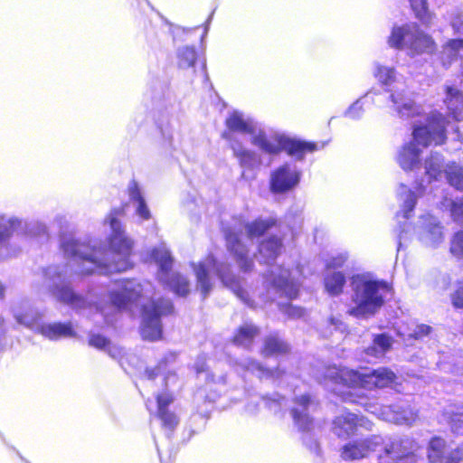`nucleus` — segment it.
Instances as JSON below:
<instances>
[{"mask_svg":"<svg viewBox=\"0 0 463 463\" xmlns=\"http://www.w3.org/2000/svg\"><path fill=\"white\" fill-rule=\"evenodd\" d=\"M90 345L98 349H103L109 345V342L104 336L99 335H93L89 340Z\"/></svg>","mask_w":463,"mask_h":463,"instance_id":"nucleus-47","label":"nucleus"},{"mask_svg":"<svg viewBox=\"0 0 463 463\" xmlns=\"http://www.w3.org/2000/svg\"><path fill=\"white\" fill-rule=\"evenodd\" d=\"M413 444L410 439H390L384 444L379 463H416Z\"/></svg>","mask_w":463,"mask_h":463,"instance_id":"nucleus-12","label":"nucleus"},{"mask_svg":"<svg viewBox=\"0 0 463 463\" xmlns=\"http://www.w3.org/2000/svg\"><path fill=\"white\" fill-rule=\"evenodd\" d=\"M359 426L369 429L371 422L365 420L364 418L358 419V417L353 413L343 412L334 420L332 430L338 437L346 438L354 434Z\"/></svg>","mask_w":463,"mask_h":463,"instance_id":"nucleus-18","label":"nucleus"},{"mask_svg":"<svg viewBox=\"0 0 463 463\" xmlns=\"http://www.w3.org/2000/svg\"><path fill=\"white\" fill-rule=\"evenodd\" d=\"M451 301L455 307H463V282L458 283L457 288L451 295Z\"/></svg>","mask_w":463,"mask_h":463,"instance_id":"nucleus-44","label":"nucleus"},{"mask_svg":"<svg viewBox=\"0 0 463 463\" xmlns=\"http://www.w3.org/2000/svg\"><path fill=\"white\" fill-rule=\"evenodd\" d=\"M373 414L378 415L383 420L396 424H411L416 420V413L409 407L383 406L378 408L376 405H369L366 409Z\"/></svg>","mask_w":463,"mask_h":463,"instance_id":"nucleus-17","label":"nucleus"},{"mask_svg":"<svg viewBox=\"0 0 463 463\" xmlns=\"http://www.w3.org/2000/svg\"><path fill=\"white\" fill-rule=\"evenodd\" d=\"M196 280L197 289L205 297L213 288V276L218 275L222 283L229 287L241 299L247 301L245 292L241 288L239 282L235 281L233 277L226 274L228 267L217 265L213 256H208L204 260L197 264H193Z\"/></svg>","mask_w":463,"mask_h":463,"instance_id":"nucleus-7","label":"nucleus"},{"mask_svg":"<svg viewBox=\"0 0 463 463\" xmlns=\"http://www.w3.org/2000/svg\"><path fill=\"white\" fill-rule=\"evenodd\" d=\"M296 406L291 410V414L295 423L303 430H309V425L312 423L310 417L307 411L310 404L308 396L303 395L296 400Z\"/></svg>","mask_w":463,"mask_h":463,"instance_id":"nucleus-25","label":"nucleus"},{"mask_svg":"<svg viewBox=\"0 0 463 463\" xmlns=\"http://www.w3.org/2000/svg\"><path fill=\"white\" fill-rule=\"evenodd\" d=\"M446 124L445 118L439 112L428 114L424 124H415L412 140L404 144L396 156V161L402 170L409 172L420 168L422 149L431 143L439 145L445 141Z\"/></svg>","mask_w":463,"mask_h":463,"instance_id":"nucleus-3","label":"nucleus"},{"mask_svg":"<svg viewBox=\"0 0 463 463\" xmlns=\"http://www.w3.org/2000/svg\"><path fill=\"white\" fill-rule=\"evenodd\" d=\"M372 99L374 101L372 97V93H367L363 99L356 100L347 110L346 115L351 118H358L361 117L363 113V100Z\"/></svg>","mask_w":463,"mask_h":463,"instance_id":"nucleus-41","label":"nucleus"},{"mask_svg":"<svg viewBox=\"0 0 463 463\" xmlns=\"http://www.w3.org/2000/svg\"><path fill=\"white\" fill-rule=\"evenodd\" d=\"M203 366H199L198 364H196V371L197 373H201V372H203Z\"/></svg>","mask_w":463,"mask_h":463,"instance_id":"nucleus-55","label":"nucleus"},{"mask_svg":"<svg viewBox=\"0 0 463 463\" xmlns=\"http://www.w3.org/2000/svg\"><path fill=\"white\" fill-rule=\"evenodd\" d=\"M179 64L183 68H188L194 64L196 52L192 47H184L179 51Z\"/></svg>","mask_w":463,"mask_h":463,"instance_id":"nucleus-40","label":"nucleus"},{"mask_svg":"<svg viewBox=\"0 0 463 463\" xmlns=\"http://www.w3.org/2000/svg\"><path fill=\"white\" fill-rule=\"evenodd\" d=\"M392 339L386 335H379L374 337L373 345L368 347L366 353L368 355L380 358L390 349Z\"/></svg>","mask_w":463,"mask_h":463,"instance_id":"nucleus-32","label":"nucleus"},{"mask_svg":"<svg viewBox=\"0 0 463 463\" xmlns=\"http://www.w3.org/2000/svg\"><path fill=\"white\" fill-rule=\"evenodd\" d=\"M444 206H450V212L451 215L453 216L454 220L457 222H463V201H454L449 202V204H446L445 203H442Z\"/></svg>","mask_w":463,"mask_h":463,"instance_id":"nucleus-43","label":"nucleus"},{"mask_svg":"<svg viewBox=\"0 0 463 463\" xmlns=\"http://www.w3.org/2000/svg\"><path fill=\"white\" fill-rule=\"evenodd\" d=\"M417 233L420 241L428 247L435 248L444 239L442 227L431 215H424L420 218Z\"/></svg>","mask_w":463,"mask_h":463,"instance_id":"nucleus-16","label":"nucleus"},{"mask_svg":"<svg viewBox=\"0 0 463 463\" xmlns=\"http://www.w3.org/2000/svg\"><path fill=\"white\" fill-rule=\"evenodd\" d=\"M329 326L330 327H334L335 330H339L341 332H344L345 330V326L342 321L335 317L330 319Z\"/></svg>","mask_w":463,"mask_h":463,"instance_id":"nucleus-53","label":"nucleus"},{"mask_svg":"<svg viewBox=\"0 0 463 463\" xmlns=\"http://www.w3.org/2000/svg\"><path fill=\"white\" fill-rule=\"evenodd\" d=\"M128 204L134 209V214L139 222H146L152 218L151 211L145 199L141 187L136 181L128 185Z\"/></svg>","mask_w":463,"mask_h":463,"instance_id":"nucleus-19","label":"nucleus"},{"mask_svg":"<svg viewBox=\"0 0 463 463\" xmlns=\"http://www.w3.org/2000/svg\"><path fill=\"white\" fill-rule=\"evenodd\" d=\"M122 210H113L105 219L111 233L108 238L109 250L96 249L90 241H79L73 237L62 239L61 248L64 254L72 258L73 267L80 274H109L122 272L132 268L130 256L133 241L126 234L118 216Z\"/></svg>","mask_w":463,"mask_h":463,"instance_id":"nucleus-2","label":"nucleus"},{"mask_svg":"<svg viewBox=\"0 0 463 463\" xmlns=\"http://www.w3.org/2000/svg\"><path fill=\"white\" fill-rule=\"evenodd\" d=\"M234 154L243 166L252 168L259 165L258 156L250 150L233 147Z\"/></svg>","mask_w":463,"mask_h":463,"instance_id":"nucleus-37","label":"nucleus"},{"mask_svg":"<svg viewBox=\"0 0 463 463\" xmlns=\"http://www.w3.org/2000/svg\"><path fill=\"white\" fill-rule=\"evenodd\" d=\"M451 26L454 33L463 36V16L458 14L456 15L451 21Z\"/></svg>","mask_w":463,"mask_h":463,"instance_id":"nucleus-49","label":"nucleus"},{"mask_svg":"<svg viewBox=\"0 0 463 463\" xmlns=\"http://www.w3.org/2000/svg\"><path fill=\"white\" fill-rule=\"evenodd\" d=\"M18 223L19 222L15 218L0 215V241L7 239L15 230Z\"/></svg>","mask_w":463,"mask_h":463,"instance_id":"nucleus-38","label":"nucleus"},{"mask_svg":"<svg viewBox=\"0 0 463 463\" xmlns=\"http://www.w3.org/2000/svg\"><path fill=\"white\" fill-rule=\"evenodd\" d=\"M453 421H454V423H453V425H452V429H453L455 431H458V428H457V426H456V422H457V421H462V422H463V420L458 419V420H454Z\"/></svg>","mask_w":463,"mask_h":463,"instance_id":"nucleus-54","label":"nucleus"},{"mask_svg":"<svg viewBox=\"0 0 463 463\" xmlns=\"http://www.w3.org/2000/svg\"><path fill=\"white\" fill-rule=\"evenodd\" d=\"M300 172L289 164H285L275 169L270 175V189L274 193H285L298 185Z\"/></svg>","mask_w":463,"mask_h":463,"instance_id":"nucleus-14","label":"nucleus"},{"mask_svg":"<svg viewBox=\"0 0 463 463\" xmlns=\"http://www.w3.org/2000/svg\"><path fill=\"white\" fill-rule=\"evenodd\" d=\"M151 258L159 267V279L179 296L189 292V283L185 278L177 273H170L172 258L166 247L162 244L152 250Z\"/></svg>","mask_w":463,"mask_h":463,"instance_id":"nucleus-9","label":"nucleus"},{"mask_svg":"<svg viewBox=\"0 0 463 463\" xmlns=\"http://www.w3.org/2000/svg\"><path fill=\"white\" fill-rule=\"evenodd\" d=\"M286 313L291 317H300L304 315V310L298 307L288 306Z\"/></svg>","mask_w":463,"mask_h":463,"instance_id":"nucleus-51","label":"nucleus"},{"mask_svg":"<svg viewBox=\"0 0 463 463\" xmlns=\"http://www.w3.org/2000/svg\"><path fill=\"white\" fill-rule=\"evenodd\" d=\"M226 240L228 249L234 254L240 268L244 271L250 270L252 261L248 257V250L246 249V246L241 242L242 235L239 236L235 233H229L226 236Z\"/></svg>","mask_w":463,"mask_h":463,"instance_id":"nucleus-24","label":"nucleus"},{"mask_svg":"<svg viewBox=\"0 0 463 463\" xmlns=\"http://www.w3.org/2000/svg\"><path fill=\"white\" fill-rule=\"evenodd\" d=\"M158 413L162 411H167L166 407L173 402V397L169 392H163L156 397Z\"/></svg>","mask_w":463,"mask_h":463,"instance_id":"nucleus-46","label":"nucleus"},{"mask_svg":"<svg viewBox=\"0 0 463 463\" xmlns=\"http://www.w3.org/2000/svg\"><path fill=\"white\" fill-rule=\"evenodd\" d=\"M416 16L425 24L431 22V14L428 11L427 0H409Z\"/></svg>","mask_w":463,"mask_h":463,"instance_id":"nucleus-36","label":"nucleus"},{"mask_svg":"<svg viewBox=\"0 0 463 463\" xmlns=\"http://www.w3.org/2000/svg\"><path fill=\"white\" fill-rule=\"evenodd\" d=\"M345 284V277L340 271H330L325 277V288L331 296L339 295Z\"/></svg>","mask_w":463,"mask_h":463,"instance_id":"nucleus-31","label":"nucleus"},{"mask_svg":"<svg viewBox=\"0 0 463 463\" xmlns=\"http://www.w3.org/2000/svg\"><path fill=\"white\" fill-rule=\"evenodd\" d=\"M273 224L274 222L272 220H257L249 223L245 226L247 237L250 239L259 237Z\"/></svg>","mask_w":463,"mask_h":463,"instance_id":"nucleus-35","label":"nucleus"},{"mask_svg":"<svg viewBox=\"0 0 463 463\" xmlns=\"http://www.w3.org/2000/svg\"><path fill=\"white\" fill-rule=\"evenodd\" d=\"M4 292V288L2 286V284L0 283V296L3 294Z\"/></svg>","mask_w":463,"mask_h":463,"instance_id":"nucleus-56","label":"nucleus"},{"mask_svg":"<svg viewBox=\"0 0 463 463\" xmlns=\"http://www.w3.org/2000/svg\"><path fill=\"white\" fill-rule=\"evenodd\" d=\"M269 272V274L265 277L267 283L290 298L297 297L298 285L295 281V274L298 273V270L289 271L279 266H271Z\"/></svg>","mask_w":463,"mask_h":463,"instance_id":"nucleus-13","label":"nucleus"},{"mask_svg":"<svg viewBox=\"0 0 463 463\" xmlns=\"http://www.w3.org/2000/svg\"><path fill=\"white\" fill-rule=\"evenodd\" d=\"M271 372V370H269ZM276 373L272 371V375H270L271 377H278L279 375L278 374H275Z\"/></svg>","mask_w":463,"mask_h":463,"instance_id":"nucleus-57","label":"nucleus"},{"mask_svg":"<svg viewBox=\"0 0 463 463\" xmlns=\"http://www.w3.org/2000/svg\"><path fill=\"white\" fill-rule=\"evenodd\" d=\"M146 375L147 376V379L148 380H154L157 377H159L161 379V381L163 383H165V384L167 386V381L165 379V376L161 375L160 374V368H156V369H147L146 371Z\"/></svg>","mask_w":463,"mask_h":463,"instance_id":"nucleus-50","label":"nucleus"},{"mask_svg":"<svg viewBox=\"0 0 463 463\" xmlns=\"http://www.w3.org/2000/svg\"><path fill=\"white\" fill-rule=\"evenodd\" d=\"M225 124L230 131L250 135L251 143L262 150V145L256 142V139L259 136H262L267 141L269 136L251 118L239 110H233L229 113Z\"/></svg>","mask_w":463,"mask_h":463,"instance_id":"nucleus-11","label":"nucleus"},{"mask_svg":"<svg viewBox=\"0 0 463 463\" xmlns=\"http://www.w3.org/2000/svg\"><path fill=\"white\" fill-rule=\"evenodd\" d=\"M353 302L354 307L349 314L355 317H367L373 315L383 305L385 293L389 291L386 283L370 279L364 275L353 278Z\"/></svg>","mask_w":463,"mask_h":463,"instance_id":"nucleus-5","label":"nucleus"},{"mask_svg":"<svg viewBox=\"0 0 463 463\" xmlns=\"http://www.w3.org/2000/svg\"><path fill=\"white\" fill-rule=\"evenodd\" d=\"M445 103L455 120L463 119V94L458 89L447 87Z\"/></svg>","mask_w":463,"mask_h":463,"instance_id":"nucleus-26","label":"nucleus"},{"mask_svg":"<svg viewBox=\"0 0 463 463\" xmlns=\"http://www.w3.org/2000/svg\"><path fill=\"white\" fill-rule=\"evenodd\" d=\"M256 142L262 145V151L265 153L276 155L284 150L289 156L298 160H301L307 153H311L318 149L317 143L290 138L280 133L269 136L267 141L263 139L262 136H259Z\"/></svg>","mask_w":463,"mask_h":463,"instance_id":"nucleus-8","label":"nucleus"},{"mask_svg":"<svg viewBox=\"0 0 463 463\" xmlns=\"http://www.w3.org/2000/svg\"><path fill=\"white\" fill-rule=\"evenodd\" d=\"M288 351V345L277 336H269L266 339L263 354L265 356L279 354Z\"/></svg>","mask_w":463,"mask_h":463,"instance_id":"nucleus-33","label":"nucleus"},{"mask_svg":"<svg viewBox=\"0 0 463 463\" xmlns=\"http://www.w3.org/2000/svg\"><path fill=\"white\" fill-rule=\"evenodd\" d=\"M445 441L440 438H433L428 449V458L430 463H459L463 460V445L451 455L443 458Z\"/></svg>","mask_w":463,"mask_h":463,"instance_id":"nucleus-22","label":"nucleus"},{"mask_svg":"<svg viewBox=\"0 0 463 463\" xmlns=\"http://www.w3.org/2000/svg\"><path fill=\"white\" fill-rule=\"evenodd\" d=\"M247 370L258 373L260 377L264 375H272V372L268 369H264L259 363L251 361L247 365Z\"/></svg>","mask_w":463,"mask_h":463,"instance_id":"nucleus-48","label":"nucleus"},{"mask_svg":"<svg viewBox=\"0 0 463 463\" xmlns=\"http://www.w3.org/2000/svg\"><path fill=\"white\" fill-rule=\"evenodd\" d=\"M373 75L382 85L390 88L392 108L401 118H410L423 114L422 107L415 103L405 88L399 86L401 82L394 68L377 63Z\"/></svg>","mask_w":463,"mask_h":463,"instance_id":"nucleus-6","label":"nucleus"},{"mask_svg":"<svg viewBox=\"0 0 463 463\" xmlns=\"http://www.w3.org/2000/svg\"><path fill=\"white\" fill-rule=\"evenodd\" d=\"M442 161L440 155L431 154L430 158L425 160L426 175L431 179H438L444 172L450 185L458 190H463V167L454 162L444 166Z\"/></svg>","mask_w":463,"mask_h":463,"instance_id":"nucleus-10","label":"nucleus"},{"mask_svg":"<svg viewBox=\"0 0 463 463\" xmlns=\"http://www.w3.org/2000/svg\"><path fill=\"white\" fill-rule=\"evenodd\" d=\"M398 197L401 201V212L397 214V217H399L402 213V217L408 219L411 213L413 211L417 196L413 192L408 189L407 186L402 184L398 190Z\"/></svg>","mask_w":463,"mask_h":463,"instance_id":"nucleus-30","label":"nucleus"},{"mask_svg":"<svg viewBox=\"0 0 463 463\" xmlns=\"http://www.w3.org/2000/svg\"><path fill=\"white\" fill-rule=\"evenodd\" d=\"M44 283L52 294L61 302L76 309H95L100 311L107 323L110 313L127 310L134 314L139 311L142 317L141 335L148 340H157L162 334L160 317L172 311V304L167 299H156L155 291L149 281L123 279L116 284L109 293L110 304L100 307L73 293L69 288L67 276L58 267H50L45 271Z\"/></svg>","mask_w":463,"mask_h":463,"instance_id":"nucleus-1","label":"nucleus"},{"mask_svg":"<svg viewBox=\"0 0 463 463\" xmlns=\"http://www.w3.org/2000/svg\"><path fill=\"white\" fill-rule=\"evenodd\" d=\"M395 377V373L387 368L373 371L365 369L363 372H357L347 368L329 367L325 376V385L344 400L356 402L357 401L352 397L350 389L384 388L392 383Z\"/></svg>","mask_w":463,"mask_h":463,"instance_id":"nucleus-4","label":"nucleus"},{"mask_svg":"<svg viewBox=\"0 0 463 463\" xmlns=\"http://www.w3.org/2000/svg\"><path fill=\"white\" fill-rule=\"evenodd\" d=\"M45 337L56 340L62 337H71L74 335V330L70 324L53 323L41 326L38 330Z\"/></svg>","mask_w":463,"mask_h":463,"instance_id":"nucleus-29","label":"nucleus"},{"mask_svg":"<svg viewBox=\"0 0 463 463\" xmlns=\"http://www.w3.org/2000/svg\"><path fill=\"white\" fill-rule=\"evenodd\" d=\"M435 42L432 37L417 27L415 36L411 41V45L409 51V54L411 56L432 52L435 50Z\"/></svg>","mask_w":463,"mask_h":463,"instance_id":"nucleus-28","label":"nucleus"},{"mask_svg":"<svg viewBox=\"0 0 463 463\" xmlns=\"http://www.w3.org/2000/svg\"><path fill=\"white\" fill-rule=\"evenodd\" d=\"M430 327L425 325H412V327L402 329V327L399 328L398 332L403 337H414L418 338L422 335H426L430 333Z\"/></svg>","mask_w":463,"mask_h":463,"instance_id":"nucleus-39","label":"nucleus"},{"mask_svg":"<svg viewBox=\"0 0 463 463\" xmlns=\"http://www.w3.org/2000/svg\"><path fill=\"white\" fill-rule=\"evenodd\" d=\"M158 415L165 427L172 429L178 423L175 415L169 412L168 411H162V412H159Z\"/></svg>","mask_w":463,"mask_h":463,"instance_id":"nucleus-45","label":"nucleus"},{"mask_svg":"<svg viewBox=\"0 0 463 463\" xmlns=\"http://www.w3.org/2000/svg\"><path fill=\"white\" fill-rule=\"evenodd\" d=\"M281 241L276 237H270L261 241L259 248V261L270 265L281 250Z\"/></svg>","mask_w":463,"mask_h":463,"instance_id":"nucleus-27","label":"nucleus"},{"mask_svg":"<svg viewBox=\"0 0 463 463\" xmlns=\"http://www.w3.org/2000/svg\"><path fill=\"white\" fill-rule=\"evenodd\" d=\"M414 457H415V458H416V463H418V458H417V457H416L415 455H414Z\"/></svg>","mask_w":463,"mask_h":463,"instance_id":"nucleus-58","label":"nucleus"},{"mask_svg":"<svg viewBox=\"0 0 463 463\" xmlns=\"http://www.w3.org/2000/svg\"><path fill=\"white\" fill-rule=\"evenodd\" d=\"M417 27L414 24L393 26L388 38L389 46L409 52Z\"/></svg>","mask_w":463,"mask_h":463,"instance_id":"nucleus-21","label":"nucleus"},{"mask_svg":"<svg viewBox=\"0 0 463 463\" xmlns=\"http://www.w3.org/2000/svg\"><path fill=\"white\" fill-rule=\"evenodd\" d=\"M14 317L16 322L28 328L38 331L42 326V314L33 308L27 302L16 305L13 308Z\"/></svg>","mask_w":463,"mask_h":463,"instance_id":"nucleus-23","label":"nucleus"},{"mask_svg":"<svg viewBox=\"0 0 463 463\" xmlns=\"http://www.w3.org/2000/svg\"><path fill=\"white\" fill-rule=\"evenodd\" d=\"M450 252L456 258L463 257V232L456 233L450 242Z\"/></svg>","mask_w":463,"mask_h":463,"instance_id":"nucleus-42","label":"nucleus"},{"mask_svg":"<svg viewBox=\"0 0 463 463\" xmlns=\"http://www.w3.org/2000/svg\"><path fill=\"white\" fill-rule=\"evenodd\" d=\"M439 61L445 69L455 63L463 68V38L449 39L446 41L439 54Z\"/></svg>","mask_w":463,"mask_h":463,"instance_id":"nucleus-20","label":"nucleus"},{"mask_svg":"<svg viewBox=\"0 0 463 463\" xmlns=\"http://www.w3.org/2000/svg\"><path fill=\"white\" fill-rule=\"evenodd\" d=\"M257 333L258 330L254 326L248 324L244 325L239 329L237 335L234 336V342L239 345L248 346Z\"/></svg>","mask_w":463,"mask_h":463,"instance_id":"nucleus-34","label":"nucleus"},{"mask_svg":"<svg viewBox=\"0 0 463 463\" xmlns=\"http://www.w3.org/2000/svg\"><path fill=\"white\" fill-rule=\"evenodd\" d=\"M383 444V439L379 436H373L368 439L348 442L341 449L340 456L344 460H357L375 451L379 446Z\"/></svg>","mask_w":463,"mask_h":463,"instance_id":"nucleus-15","label":"nucleus"},{"mask_svg":"<svg viewBox=\"0 0 463 463\" xmlns=\"http://www.w3.org/2000/svg\"><path fill=\"white\" fill-rule=\"evenodd\" d=\"M346 260L345 255H339L336 258H334L328 264V267H340L342 266Z\"/></svg>","mask_w":463,"mask_h":463,"instance_id":"nucleus-52","label":"nucleus"}]
</instances>
